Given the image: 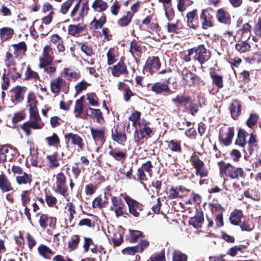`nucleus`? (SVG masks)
Segmentation results:
<instances>
[{"label": "nucleus", "instance_id": "obj_1", "mask_svg": "<svg viewBox=\"0 0 261 261\" xmlns=\"http://www.w3.org/2000/svg\"><path fill=\"white\" fill-rule=\"evenodd\" d=\"M29 114L30 120L20 125V128L27 136L32 134L31 129H40L42 128L44 125L41 121L37 107L29 108Z\"/></svg>", "mask_w": 261, "mask_h": 261}, {"label": "nucleus", "instance_id": "obj_2", "mask_svg": "<svg viewBox=\"0 0 261 261\" xmlns=\"http://www.w3.org/2000/svg\"><path fill=\"white\" fill-rule=\"evenodd\" d=\"M220 174H224L231 179L245 178L246 174L241 167H236L229 163H226L223 161L218 162Z\"/></svg>", "mask_w": 261, "mask_h": 261}, {"label": "nucleus", "instance_id": "obj_3", "mask_svg": "<svg viewBox=\"0 0 261 261\" xmlns=\"http://www.w3.org/2000/svg\"><path fill=\"white\" fill-rule=\"evenodd\" d=\"M124 199L127 205L129 213L133 217L138 218L144 214V206L141 203L128 195L124 197Z\"/></svg>", "mask_w": 261, "mask_h": 261}, {"label": "nucleus", "instance_id": "obj_4", "mask_svg": "<svg viewBox=\"0 0 261 261\" xmlns=\"http://www.w3.org/2000/svg\"><path fill=\"white\" fill-rule=\"evenodd\" d=\"M37 216H39L38 221L40 228L42 230H46L48 234H50V231L57 227V218L49 216L46 214H37Z\"/></svg>", "mask_w": 261, "mask_h": 261}, {"label": "nucleus", "instance_id": "obj_5", "mask_svg": "<svg viewBox=\"0 0 261 261\" xmlns=\"http://www.w3.org/2000/svg\"><path fill=\"white\" fill-rule=\"evenodd\" d=\"M190 162L191 165L195 169V175L200 178L207 177L208 175V171L205 166L204 162L199 156L193 153L190 158Z\"/></svg>", "mask_w": 261, "mask_h": 261}, {"label": "nucleus", "instance_id": "obj_6", "mask_svg": "<svg viewBox=\"0 0 261 261\" xmlns=\"http://www.w3.org/2000/svg\"><path fill=\"white\" fill-rule=\"evenodd\" d=\"M180 75L183 83L189 87L199 85L203 82L199 76L191 72L187 67H184L181 70Z\"/></svg>", "mask_w": 261, "mask_h": 261}, {"label": "nucleus", "instance_id": "obj_7", "mask_svg": "<svg viewBox=\"0 0 261 261\" xmlns=\"http://www.w3.org/2000/svg\"><path fill=\"white\" fill-rule=\"evenodd\" d=\"M67 178L62 172H60L56 175V187L54 191L66 198L69 196L68 188L66 184Z\"/></svg>", "mask_w": 261, "mask_h": 261}, {"label": "nucleus", "instance_id": "obj_8", "mask_svg": "<svg viewBox=\"0 0 261 261\" xmlns=\"http://www.w3.org/2000/svg\"><path fill=\"white\" fill-rule=\"evenodd\" d=\"M193 48L195 54L193 57V60L197 61L200 65H203L211 58V52L203 44H200Z\"/></svg>", "mask_w": 261, "mask_h": 261}, {"label": "nucleus", "instance_id": "obj_9", "mask_svg": "<svg viewBox=\"0 0 261 261\" xmlns=\"http://www.w3.org/2000/svg\"><path fill=\"white\" fill-rule=\"evenodd\" d=\"M12 171L14 174H17L16 181L18 185L31 186L33 182V176L31 174L23 172L20 167L15 165L12 166Z\"/></svg>", "mask_w": 261, "mask_h": 261}, {"label": "nucleus", "instance_id": "obj_10", "mask_svg": "<svg viewBox=\"0 0 261 261\" xmlns=\"http://www.w3.org/2000/svg\"><path fill=\"white\" fill-rule=\"evenodd\" d=\"M170 77L165 79L163 82H157L152 85L150 90L156 95H171L173 91L169 87Z\"/></svg>", "mask_w": 261, "mask_h": 261}, {"label": "nucleus", "instance_id": "obj_11", "mask_svg": "<svg viewBox=\"0 0 261 261\" xmlns=\"http://www.w3.org/2000/svg\"><path fill=\"white\" fill-rule=\"evenodd\" d=\"M162 65L160 58L158 56H149L146 60L143 69L150 75L156 73Z\"/></svg>", "mask_w": 261, "mask_h": 261}, {"label": "nucleus", "instance_id": "obj_12", "mask_svg": "<svg viewBox=\"0 0 261 261\" xmlns=\"http://www.w3.org/2000/svg\"><path fill=\"white\" fill-rule=\"evenodd\" d=\"M111 200L112 204L110 207V210L114 212L116 217L119 218L125 214L126 206L120 198L112 196Z\"/></svg>", "mask_w": 261, "mask_h": 261}, {"label": "nucleus", "instance_id": "obj_13", "mask_svg": "<svg viewBox=\"0 0 261 261\" xmlns=\"http://www.w3.org/2000/svg\"><path fill=\"white\" fill-rule=\"evenodd\" d=\"M213 10L210 8L202 9L200 14V23H201V28L203 30L213 27L214 23L213 22V15L212 13Z\"/></svg>", "mask_w": 261, "mask_h": 261}, {"label": "nucleus", "instance_id": "obj_14", "mask_svg": "<svg viewBox=\"0 0 261 261\" xmlns=\"http://www.w3.org/2000/svg\"><path fill=\"white\" fill-rule=\"evenodd\" d=\"M124 60L125 57H121L116 65L109 68L113 76L118 77L122 75L125 76L128 75L129 71Z\"/></svg>", "mask_w": 261, "mask_h": 261}, {"label": "nucleus", "instance_id": "obj_15", "mask_svg": "<svg viewBox=\"0 0 261 261\" xmlns=\"http://www.w3.org/2000/svg\"><path fill=\"white\" fill-rule=\"evenodd\" d=\"M153 128L145 126L136 130L134 132V141L137 145L142 144L143 143V140L147 137L150 138L153 135Z\"/></svg>", "mask_w": 261, "mask_h": 261}, {"label": "nucleus", "instance_id": "obj_16", "mask_svg": "<svg viewBox=\"0 0 261 261\" xmlns=\"http://www.w3.org/2000/svg\"><path fill=\"white\" fill-rule=\"evenodd\" d=\"M92 139L95 142L103 144L106 140V128L105 127H90Z\"/></svg>", "mask_w": 261, "mask_h": 261}, {"label": "nucleus", "instance_id": "obj_17", "mask_svg": "<svg viewBox=\"0 0 261 261\" xmlns=\"http://www.w3.org/2000/svg\"><path fill=\"white\" fill-rule=\"evenodd\" d=\"M196 9L188 12L186 15L187 25L191 29H197L200 26V21Z\"/></svg>", "mask_w": 261, "mask_h": 261}, {"label": "nucleus", "instance_id": "obj_18", "mask_svg": "<svg viewBox=\"0 0 261 261\" xmlns=\"http://www.w3.org/2000/svg\"><path fill=\"white\" fill-rule=\"evenodd\" d=\"M234 135V128L233 127H229L225 133H219L218 136L219 142L224 146H229L232 143Z\"/></svg>", "mask_w": 261, "mask_h": 261}, {"label": "nucleus", "instance_id": "obj_19", "mask_svg": "<svg viewBox=\"0 0 261 261\" xmlns=\"http://www.w3.org/2000/svg\"><path fill=\"white\" fill-rule=\"evenodd\" d=\"M229 110L231 118L234 120H238L242 113L241 101L238 99L232 100L229 104Z\"/></svg>", "mask_w": 261, "mask_h": 261}, {"label": "nucleus", "instance_id": "obj_20", "mask_svg": "<svg viewBox=\"0 0 261 261\" xmlns=\"http://www.w3.org/2000/svg\"><path fill=\"white\" fill-rule=\"evenodd\" d=\"M12 151V155H16L18 154L17 149L12 145L7 144H0V163H4L7 160V153Z\"/></svg>", "mask_w": 261, "mask_h": 261}, {"label": "nucleus", "instance_id": "obj_21", "mask_svg": "<svg viewBox=\"0 0 261 261\" xmlns=\"http://www.w3.org/2000/svg\"><path fill=\"white\" fill-rule=\"evenodd\" d=\"M204 222L203 213L201 210H196L195 215L191 217L189 220V224L195 228H200Z\"/></svg>", "mask_w": 261, "mask_h": 261}, {"label": "nucleus", "instance_id": "obj_22", "mask_svg": "<svg viewBox=\"0 0 261 261\" xmlns=\"http://www.w3.org/2000/svg\"><path fill=\"white\" fill-rule=\"evenodd\" d=\"M65 138L68 141H71L72 145L77 146L81 150L84 149L85 146L84 140L79 135L72 133H67L65 135Z\"/></svg>", "mask_w": 261, "mask_h": 261}, {"label": "nucleus", "instance_id": "obj_23", "mask_svg": "<svg viewBox=\"0 0 261 261\" xmlns=\"http://www.w3.org/2000/svg\"><path fill=\"white\" fill-rule=\"evenodd\" d=\"M112 140L121 145H124L127 140L126 134L124 130H121L118 127L115 128L114 130H112Z\"/></svg>", "mask_w": 261, "mask_h": 261}, {"label": "nucleus", "instance_id": "obj_24", "mask_svg": "<svg viewBox=\"0 0 261 261\" xmlns=\"http://www.w3.org/2000/svg\"><path fill=\"white\" fill-rule=\"evenodd\" d=\"M53 51L50 45H45L43 50L42 57L39 58L40 63L46 62V65H51L54 61Z\"/></svg>", "mask_w": 261, "mask_h": 261}, {"label": "nucleus", "instance_id": "obj_25", "mask_svg": "<svg viewBox=\"0 0 261 261\" xmlns=\"http://www.w3.org/2000/svg\"><path fill=\"white\" fill-rule=\"evenodd\" d=\"M46 159L47 162V166L50 169H56L60 166V159L58 151H55L52 154L47 155Z\"/></svg>", "mask_w": 261, "mask_h": 261}, {"label": "nucleus", "instance_id": "obj_26", "mask_svg": "<svg viewBox=\"0 0 261 261\" xmlns=\"http://www.w3.org/2000/svg\"><path fill=\"white\" fill-rule=\"evenodd\" d=\"M216 18L218 21L226 25H230L231 19L229 13L223 8L219 9L216 12Z\"/></svg>", "mask_w": 261, "mask_h": 261}, {"label": "nucleus", "instance_id": "obj_27", "mask_svg": "<svg viewBox=\"0 0 261 261\" xmlns=\"http://www.w3.org/2000/svg\"><path fill=\"white\" fill-rule=\"evenodd\" d=\"M66 81L61 77L59 76L50 81V89L52 93L58 95L62 87L65 86Z\"/></svg>", "mask_w": 261, "mask_h": 261}, {"label": "nucleus", "instance_id": "obj_28", "mask_svg": "<svg viewBox=\"0 0 261 261\" xmlns=\"http://www.w3.org/2000/svg\"><path fill=\"white\" fill-rule=\"evenodd\" d=\"M110 150L109 154L112 156L116 161L122 163L127 157L126 151H119L118 148H113L111 145H109Z\"/></svg>", "mask_w": 261, "mask_h": 261}, {"label": "nucleus", "instance_id": "obj_29", "mask_svg": "<svg viewBox=\"0 0 261 261\" xmlns=\"http://www.w3.org/2000/svg\"><path fill=\"white\" fill-rule=\"evenodd\" d=\"M244 217L243 211L241 210L236 208L231 212L229 220L232 225L238 226L241 223V220Z\"/></svg>", "mask_w": 261, "mask_h": 261}, {"label": "nucleus", "instance_id": "obj_30", "mask_svg": "<svg viewBox=\"0 0 261 261\" xmlns=\"http://www.w3.org/2000/svg\"><path fill=\"white\" fill-rule=\"evenodd\" d=\"M86 28V25L83 22L79 23L77 24H70L68 27V33L69 35L78 37Z\"/></svg>", "mask_w": 261, "mask_h": 261}, {"label": "nucleus", "instance_id": "obj_31", "mask_svg": "<svg viewBox=\"0 0 261 261\" xmlns=\"http://www.w3.org/2000/svg\"><path fill=\"white\" fill-rule=\"evenodd\" d=\"M15 34L13 28L4 27L0 28V39L2 42L10 40Z\"/></svg>", "mask_w": 261, "mask_h": 261}, {"label": "nucleus", "instance_id": "obj_32", "mask_svg": "<svg viewBox=\"0 0 261 261\" xmlns=\"http://www.w3.org/2000/svg\"><path fill=\"white\" fill-rule=\"evenodd\" d=\"M129 51L135 58L141 57L142 54V46L137 40L133 39L131 41Z\"/></svg>", "mask_w": 261, "mask_h": 261}, {"label": "nucleus", "instance_id": "obj_33", "mask_svg": "<svg viewBox=\"0 0 261 261\" xmlns=\"http://www.w3.org/2000/svg\"><path fill=\"white\" fill-rule=\"evenodd\" d=\"M165 142L167 143L168 148L172 152H175L179 154L182 152V150L180 140L173 139L171 140H166Z\"/></svg>", "mask_w": 261, "mask_h": 261}, {"label": "nucleus", "instance_id": "obj_34", "mask_svg": "<svg viewBox=\"0 0 261 261\" xmlns=\"http://www.w3.org/2000/svg\"><path fill=\"white\" fill-rule=\"evenodd\" d=\"M0 189L3 193L13 190L11 182L4 173L0 174Z\"/></svg>", "mask_w": 261, "mask_h": 261}, {"label": "nucleus", "instance_id": "obj_35", "mask_svg": "<svg viewBox=\"0 0 261 261\" xmlns=\"http://www.w3.org/2000/svg\"><path fill=\"white\" fill-rule=\"evenodd\" d=\"M89 117L93 120H96V122L99 124H103L105 120L102 115L101 111L99 109H94L88 107Z\"/></svg>", "mask_w": 261, "mask_h": 261}, {"label": "nucleus", "instance_id": "obj_36", "mask_svg": "<svg viewBox=\"0 0 261 261\" xmlns=\"http://www.w3.org/2000/svg\"><path fill=\"white\" fill-rule=\"evenodd\" d=\"M37 249L39 254L45 259H50L51 256L54 254V251L49 247L44 244H40L38 247Z\"/></svg>", "mask_w": 261, "mask_h": 261}, {"label": "nucleus", "instance_id": "obj_37", "mask_svg": "<svg viewBox=\"0 0 261 261\" xmlns=\"http://www.w3.org/2000/svg\"><path fill=\"white\" fill-rule=\"evenodd\" d=\"M210 75L212 80V84L218 89H222L224 87L223 76L222 75L218 74L215 71H211Z\"/></svg>", "mask_w": 261, "mask_h": 261}, {"label": "nucleus", "instance_id": "obj_38", "mask_svg": "<svg viewBox=\"0 0 261 261\" xmlns=\"http://www.w3.org/2000/svg\"><path fill=\"white\" fill-rule=\"evenodd\" d=\"M248 133L243 129L239 128L237 133V137L235 141V144L241 147L244 148L247 144L246 137Z\"/></svg>", "mask_w": 261, "mask_h": 261}, {"label": "nucleus", "instance_id": "obj_39", "mask_svg": "<svg viewBox=\"0 0 261 261\" xmlns=\"http://www.w3.org/2000/svg\"><path fill=\"white\" fill-rule=\"evenodd\" d=\"M12 46L14 48V55L16 58H17L21 54H24L27 50V45L24 41L14 44Z\"/></svg>", "mask_w": 261, "mask_h": 261}, {"label": "nucleus", "instance_id": "obj_40", "mask_svg": "<svg viewBox=\"0 0 261 261\" xmlns=\"http://www.w3.org/2000/svg\"><path fill=\"white\" fill-rule=\"evenodd\" d=\"M92 8L94 12H103L108 9V4L103 0H95L92 5Z\"/></svg>", "mask_w": 261, "mask_h": 261}, {"label": "nucleus", "instance_id": "obj_41", "mask_svg": "<svg viewBox=\"0 0 261 261\" xmlns=\"http://www.w3.org/2000/svg\"><path fill=\"white\" fill-rule=\"evenodd\" d=\"M45 140L49 146H53L56 149L61 147L60 139L56 133H54L51 136L46 137Z\"/></svg>", "mask_w": 261, "mask_h": 261}, {"label": "nucleus", "instance_id": "obj_42", "mask_svg": "<svg viewBox=\"0 0 261 261\" xmlns=\"http://www.w3.org/2000/svg\"><path fill=\"white\" fill-rule=\"evenodd\" d=\"M76 44L80 47L81 50L84 53L86 56L90 57L94 54V52L92 46L88 44V42L76 41Z\"/></svg>", "mask_w": 261, "mask_h": 261}, {"label": "nucleus", "instance_id": "obj_43", "mask_svg": "<svg viewBox=\"0 0 261 261\" xmlns=\"http://www.w3.org/2000/svg\"><path fill=\"white\" fill-rule=\"evenodd\" d=\"M143 233L139 230H129V234L127 236L126 240L130 243L137 242L140 238H144Z\"/></svg>", "mask_w": 261, "mask_h": 261}, {"label": "nucleus", "instance_id": "obj_44", "mask_svg": "<svg viewBox=\"0 0 261 261\" xmlns=\"http://www.w3.org/2000/svg\"><path fill=\"white\" fill-rule=\"evenodd\" d=\"M80 241L81 237L80 235H73L68 242L67 246L68 251L71 252L77 249Z\"/></svg>", "mask_w": 261, "mask_h": 261}, {"label": "nucleus", "instance_id": "obj_45", "mask_svg": "<svg viewBox=\"0 0 261 261\" xmlns=\"http://www.w3.org/2000/svg\"><path fill=\"white\" fill-rule=\"evenodd\" d=\"M63 76L67 80L71 81V78L77 80L81 77V73L79 70L71 71L69 68H64L63 72Z\"/></svg>", "mask_w": 261, "mask_h": 261}, {"label": "nucleus", "instance_id": "obj_46", "mask_svg": "<svg viewBox=\"0 0 261 261\" xmlns=\"http://www.w3.org/2000/svg\"><path fill=\"white\" fill-rule=\"evenodd\" d=\"M192 101V98L190 95L184 96L177 95L175 98L172 99V101L175 104L179 105H187L188 103H191Z\"/></svg>", "mask_w": 261, "mask_h": 261}, {"label": "nucleus", "instance_id": "obj_47", "mask_svg": "<svg viewBox=\"0 0 261 261\" xmlns=\"http://www.w3.org/2000/svg\"><path fill=\"white\" fill-rule=\"evenodd\" d=\"M27 88L25 87H21L19 86H16L14 88L12 91L14 94L15 100L20 102H21L24 99V93L25 92Z\"/></svg>", "mask_w": 261, "mask_h": 261}, {"label": "nucleus", "instance_id": "obj_48", "mask_svg": "<svg viewBox=\"0 0 261 261\" xmlns=\"http://www.w3.org/2000/svg\"><path fill=\"white\" fill-rule=\"evenodd\" d=\"M133 17V14H132L130 11H127L125 16L118 20L117 24L121 27H127L132 21Z\"/></svg>", "mask_w": 261, "mask_h": 261}, {"label": "nucleus", "instance_id": "obj_49", "mask_svg": "<svg viewBox=\"0 0 261 261\" xmlns=\"http://www.w3.org/2000/svg\"><path fill=\"white\" fill-rule=\"evenodd\" d=\"M25 80H34L35 81L37 80L40 81V77L39 74L33 71L30 65H28L24 73Z\"/></svg>", "mask_w": 261, "mask_h": 261}, {"label": "nucleus", "instance_id": "obj_50", "mask_svg": "<svg viewBox=\"0 0 261 261\" xmlns=\"http://www.w3.org/2000/svg\"><path fill=\"white\" fill-rule=\"evenodd\" d=\"M107 22V17L105 14H102L99 19L97 20L95 18L91 22L90 25L94 29H100Z\"/></svg>", "mask_w": 261, "mask_h": 261}, {"label": "nucleus", "instance_id": "obj_51", "mask_svg": "<svg viewBox=\"0 0 261 261\" xmlns=\"http://www.w3.org/2000/svg\"><path fill=\"white\" fill-rule=\"evenodd\" d=\"M30 146V156L31 164L32 166L35 167H41L38 166V162L37 161L38 156L36 155L33 154L32 152L35 150V146L33 141L28 142Z\"/></svg>", "mask_w": 261, "mask_h": 261}, {"label": "nucleus", "instance_id": "obj_52", "mask_svg": "<svg viewBox=\"0 0 261 261\" xmlns=\"http://www.w3.org/2000/svg\"><path fill=\"white\" fill-rule=\"evenodd\" d=\"M179 22L180 20L177 19L175 23H167V30L168 32L170 33L178 34L180 32V30L182 28V24H181V27H179Z\"/></svg>", "mask_w": 261, "mask_h": 261}, {"label": "nucleus", "instance_id": "obj_53", "mask_svg": "<svg viewBox=\"0 0 261 261\" xmlns=\"http://www.w3.org/2000/svg\"><path fill=\"white\" fill-rule=\"evenodd\" d=\"M39 67L40 68H44V71L49 75L50 76L54 75L56 73L57 69L55 66L51 65H46V62L40 63Z\"/></svg>", "mask_w": 261, "mask_h": 261}, {"label": "nucleus", "instance_id": "obj_54", "mask_svg": "<svg viewBox=\"0 0 261 261\" xmlns=\"http://www.w3.org/2000/svg\"><path fill=\"white\" fill-rule=\"evenodd\" d=\"M250 22L252 23V21H249L248 22L245 23L242 25L241 28L237 31V35H240L239 38V40L242 39L244 33L247 32L250 33L252 28V24H251Z\"/></svg>", "mask_w": 261, "mask_h": 261}, {"label": "nucleus", "instance_id": "obj_55", "mask_svg": "<svg viewBox=\"0 0 261 261\" xmlns=\"http://www.w3.org/2000/svg\"><path fill=\"white\" fill-rule=\"evenodd\" d=\"M251 46L246 41H243L235 45L236 49L240 53H245L250 50Z\"/></svg>", "mask_w": 261, "mask_h": 261}, {"label": "nucleus", "instance_id": "obj_56", "mask_svg": "<svg viewBox=\"0 0 261 261\" xmlns=\"http://www.w3.org/2000/svg\"><path fill=\"white\" fill-rule=\"evenodd\" d=\"M87 100L89 105L92 107H98L99 106V99L95 93H88L86 95Z\"/></svg>", "mask_w": 261, "mask_h": 261}, {"label": "nucleus", "instance_id": "obj_57", "mask_svg": "<svg viewBox=\"0 0 261 261\" xmlns=\"http://www.w3.org/2000/svg\"><path fill=\"white\" fill-rule=\"evenodd\" d=\"M177 9L180 12H184L187 7L193 4V2L191 0H177Z\"/></svg>", "mask_w": 261, "mask_h": 261}, {"label": "nucleus", "instance_id": "obj_58", "mask_svg": "<svg viewBox=\"0 0 261 261\" xmlns=\"http://www.w3.org/2000/svg\"><path fill=\"white\" fill-rule=\"evenodd\" d=\"M107 64L111 65L117 61L116 56L115 55V49L114 47H111L107 53Z\"/></svg>", "mask_w": 261, "mask_h": 261}, {"label": "nucleus", "instance_id": "obj_59", "mask_svg": "<svg viewBox=\"0 0 261 261\" xmlns=\"http://www.w3.org/2000/svg\"><path fill=\"white\" fill-rule=\"evenodd\" d=\"M31 190H23L20 194L21 204L22 206H27L31 201Z\"/></svg>", "mask_w": 261, "mask_h": 261}, {"label": "nucleus", "instance_id": "obj_60", "mask_svg": "<svg viewBox=\"0 0 261 261\" xmlns=\"http://www.w3.org/2000/svg\"><path fill=\"white\" fill-rule=\"evenodd\" d=\"M240 229L242 231H251L254 228V226L251 221L249 219H245L242 223L239 225Z\"/></svg>", "mask_w": 261, "mask_h": 261}, {"label": "nucleus", "instance_id": "obj_61", "mask_svg": "<svg viewBox=\"0 0 261 261\" xmlns=\"http://www.w3.org/2000/svg\"><path fill=\"white\" fill-rule=\"evenodd\" d=\"M259 119L258 115L255 113H250L249 118L246 120V123L249 128H252L256 125L257 121Z\"/></svg>", "mask_w": 261, "mask_h": 261}, {"label": "nucleus", "instance_id": "obj_62", "mask_svg": "<svg viewBox=\"0 0 261 261\" xmlns=\"http://www.w3.org/2000/svg\"><path fill=\"white\" fill-rule=\"evenodd\" d=\"M15 58H16L13 56L11 53H10V51H7L6 53V56L4 59V62L6 66L8 67L12 66H15L16 64Z\"/></svg>", "mask_w": 261, "mask_h": 261}, {"label": "nucleus", "instance_id": "obj_63", "mask_svg": "<svg viewBox=\"0 0 261 261\" xmlns=\"http://www.w3.org/2000/svg\"><path fill=\"white\" fill-rule=\"evenodd\" d=\"M141 113L137 110H134L131 115L128 117V120L132 121L133 126H136L140 120Z\"/></svg>", "mask_w": 261, "mask_h": 261}, {"label": "nucleus", "instance_id": "obj_64", "mask_svg": "<svg viewBox=\"0 0 261 261\" xmlns=\"http://www.w3.org/2000/svg\"><path fill=\"white\" fill-rule=\"evenodd\" d=\"M45 200L47 206L49 207H54L57 203L58 200L56 197L52 194H48L45 192Z\"/></svg>", "mask_w": 261, "mask_h": 261}]
</instances>
